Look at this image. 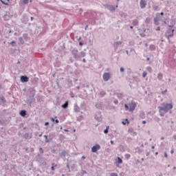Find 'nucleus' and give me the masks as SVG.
<instances>
[{
	"instance_id": "4d7b16f0",
	"label": "nucleus",
	"mask_w": 176,
	"mask_h": 176,
	"mask_svg": "<svg viewBox=\"0 0 176 176\" xmlns=\"http://www.w3.org/2000/svg\"><path fill=\"white\" fill-rule=\"evenodd\" d=\"M58 122H59L58 120H55V123H58Z\"/></svg>"
},
{
	"instance_id": "864d4df0",
	"label": "nucleus",
	"mask_w": 176,
	"mask_h": 176,
	"mask_svg": "<svg viewBox=\"0 0 176 176\" xmlns=\"http://www.w3.org/2000/svg\"><path fill=\"white\" fill-rule=\"evenodd\" d=\"M142 123H143V124H146V121L143 120V121H142Z\"/></svg>"
},
{
	"instance_id": "ddd939ff",
	"label": "nucleus",
	"mask_w": 176,
	"mask_h": 176,
	"mask_svg": "<svg viewBox=\"0 0 176 176\" xmlns=\"http://www.w3.org/2000/svg\"><path fill=\"white\" fill-rule=\"evenodd\" d=\"M74 111H76V113L80 112V107L78 106L77 104H74Z\"/></svg>"
},
{
	"instance_id": "e433bc0d",
	"label": "nucleus",
	"mask_w": 176,
	"mask_h": 176,
	"mask_svg": "<svg viewBox=\"0 0 176 176\" xmlns=\"http://www.w3.org/2000/svg\"><path fill=\"white\" fill-rule=\"evenodd\" d=\"M81 174L82 175H85V174H87V172H86V170H82Z\"/></svg>"
},
{
	"instance_id": "6e6552de",
	"label": "nucleus",
	"mask_w": 176,
	"mask_h": 176,
	"mask_svg": "<svg viewBox=\"0 0 176 176\" xmlns=\"http://www.w3.org/2000/svg\"><path fill=\"white\" fill-rule=\"evenodd\" d=\"M135 107H137V104H135V102H131L129 104V112H133L134 109H135Z\"/></svg>"
},
{
	"instance_id": "412c9836",
	"label": "nucleus",
	"mask_w": 176,
	"mask_h": 176,
	"mask_svg": "<svg viewBox=\"0 0 176 176\" xmlns=\"http://www.w3.org/2000/svg\"><path fill=\"white\" fill-rule=\"evenodd\" d=\"M85 56H86V52H81L79 54V58H80L81 57H85Z\"/></svg>"
},
{
	"instance_id": "f704fd0d",
	"label": "nucleus",
	"mask_w": 176,
	"mask_h": 176,
	"mask_svg": "<svg viewBox=\"0 0 176 176\" xmlns=\"http://www.w3.org/2000/svg\"><path fill=\"white\" fill-rule=\"evenodd\" d=\"M131 155H130V154H126L125 155V157L126 159H129V157H131Z\"/></svg>"
},
{
	"instance_id": "dca6fc26",
	"label": "nucleus",
	"mask_w": 176,
	"mask_h": 176,
	"mask_svg": "<svg viewBox=\"0 0 176 176\" xmlns=\"http://www.w3.org/2000/svg\"><path fill=\"white\" fill-rule=\"evenodd\" d=\"M19 114L21 115V116H23L24 118V116H25V115H27V111L22 110L20 111Z\"/></svg>"
},
{
	"instance_id": "680f3d73",
	"label": "nucleus",
	"mask_w": 176,
	"mask_h": 176,
	"mask_svg": "<svg viewBox=\"0 0 176 176\" xmlns=\"http://www.w3.org/2000/svg\"><path fill=\"white\" fill-rule=\"evenodd\" d=\"M76 89H78V90H79V89H80V87L78 86V87H76Z\"/></svg>"
},
{
	"instance_id": "a211bd4d",
	"label": "nucleus",
	"mask_w": 176,
	"mask_h": 176,
	"mask_svg": "<svg viewBox=\"0 0 176 176\" xmlns=\"http://www.w3.org/2000/svg\"><path fill=\"white\" fill-rule=\"evenodd\" d=\"M66 155H67V151H63L59 153V155L60 156V157H65Z\"/></svg>"
},
{
	"instance_id": "de8ad7c7",
	"label": "nucleus",
	"mask_w": 176,
	"mask_h": 176,
	"mask_svg": "<svg viewBox=\"0 0 176 176\" xmlns=\"http://www.w3.org/2000/svg\"><path fill=\"white\" fill-rule=\"evenodd\" d=\"M155 30H157V31H160V27H157V28L155 29Z\"/></svg>"
},
{
	"instance_id": "a19ab883",
	"label": "nucleus",
	"mask_w": 176,
	"mask_h": 176,
	"mask_svg": "<svg viewBox=\"0 0 176 176\" xmlns=\"http://www.w3.org/2000/svg\"><path fill=\"white\" fill-rule=\"evenodd\" d=\"M110 176H118V174L115 173H113L111 174Z\"/></svg>"
},
{
	"instance_id": "ea45409f",
	"label": "nucleus",
	"mask_w": 176,
	"mask_h": 176,
	"mask_svg": "<svg viewBox=\"0 0 176 176\" xmlns=\"http://www.w3.org/2000/svg\"><path fill=\"white\" fill-rule=\"evenodd\" d=\"M113 102H114V104H119V101H118V100H116V99L114 100Z\"/></svg>"
},
{
	"instance_id": "1a4fd4ad",
	"label": "nucleus",
	"mask_w": 176,
	"mask_h": 176,
	"mask_svg": "<svg viewBox=\"0 0 176 176\" xmlns=\"http://www.w3.org/2000/svg\"><path fill=\"white\" fill-rule=\"evenodd\" d=\"M105 8L106 9H108V10H110L111 12H115L116 9L115 6H113V5H106Z\"/></svg>"
},
{
	"instance_id": "6e6d98bb",
	"label": "nucleus",
	"mask_w": 176,
	"mask_h": 176,
	"mask_svg": "<svg viewBox=\"0 0 176 176\" xmlns=\"http://www.w3.org/2000/svg\"><path fill=\"white\" fill-rule=\"evenodd\" d=\"M173 138H174V140H175V141H176V135H173Z\"/></svg>"
},
{
	"instance_id": "39448f33",
	"label": "nucleus",
	"mask_w": 176,
	"mask_h": 176,
	"mask_svg": "<svg viewBox=\"0 0 176 176\" xmlns=\"http://www.w3.org/2000/svg\"><path fill=\"white\" fill-rule=\"evenodd\" d=\"M72 54L74 56V58L78 60L79 58V51L77 49H74L72 50Z\"/></svg>"
},
{
	"instance_id": "774afa93",
	"label": "nucleus",
	"mask_w": 176,
	"mask_h": 176,
	"mask_svg": "<svg viewBox=\"0 0 176 176\" xmlns=\"http://www.w3.org/2000/svg\"><path fill=\"white\" fill-rule=\"evenodd\" d=\"M126 54H129V51L126 50Z\"/></svg>"
},
{
	"instance_id": "cd10ccee",
	"label": "nucleus",
	"mask_w": 176,
	"mask_h": 176,
	"mask_svg": "<svg viewBox=\"0 0 176 176\" xmlns=\"http://www.w3.org/2000/svg\"><path fill=\"white\" fill-rule=\"evenodd\" d=\"M108 130H109V126H107L106 129L104 130V134H108Z\"/></svg>"
},
{
	"instance_id": "72a5a7b5",
	"label": "nucleus",
	"mask_w": 176,
	"mask_h": 176,
	"mask_svg": "<svg viewBox=\"0 0 176 176\" xmlns=\"http://www.w3.org/2000/svg\"><path fill=\"white\" fill-rule=\"evenodd\" d=\"M166 93H167V89H166L164 91H162L161 92V94H163V95L166 94Z\"/></svg>"
},
{
	"instance_id": "9b49d317",
	"label": "nucleus",
	"mask_w": 176,
	"mask_h": 176,
	"mask_svg": "<svg viewBox=\"0 0 176 176\" xmlns=\"http://www.w3.org/2000/svg\"><path fill=\"white\" fill-rule=\"evenodd\" d=\"M29 80H30V78H28V77L27 76H21V81L22 82V83H25V82H28Z\"/></svg>"
},
{
	"instance_id": "393cba45",
	"label": "nucleus",
	"mask_w": 176,
	"mask_h": 176,
	"mask_svg": "<svg viewBox=\"0 0 176 176\" xmlns=\"http://www.w3.org/2000/svg\"><path fill=\"white\" fill-rule=\"evenodd\" d=\"M118 164H122L123 163V160L120 157H118Z\"/></svg>"
},
{
	"instance_id": "c03bdc74",
	"label": "nucleus",
	"mask_w": 176,
	"mask_h": 176,
	"mask_svg": "<svg viewBox=\"0 0 176 176\" xmlns=\"http://www.w3.org/2000/svg\"><path fill=\"white\" fill-rule=\"evenodd\" d=\"M23 3H25V5L28 3V0H23Z\"/></svg>"
},
{
	"instance_id": "5701e85b",
	"label": "nucleus",
	"mask_w": 176,
	"mask_h": 176,
	"mask_svg": "<svg viewBox=\"0 0 176 176\" xmlns=\"http://www.w3.org/2000/svg\"><path fill=\"white\" fill-rule=\"evenodd\" d=\"M116 96H117L118 98H123V94H122V93H118V94H116Z\"/></svg>"
},
{
	"instance_id": "20e7f679",
	"label": "nucleus",
	"mask_w": 176,
	"mask_h": 176,
	"mask_svg": "<svg viewBox=\"0 0 176 176\" xmlns=\"http://www.w3.org/2000/svg\"><path fill=\"white\" fill-rule=\"evenodd\" d=\"M112 78V74L110 72H105L103 74L102 78L104 82H108Z\"/></svg>"
},
{
	"instance_id": "b1692460",
	"label": "nucleus",
	"mask_w": 176,
	"mask_h": 176,
	"mask_svg": "<svg viewBox=\"0 0 176 176\" xmlns=\"http://www.w3.org/2000/svg\"><path fill=\"white\" fill-rule=\"evenodd\" d=\"M19 41L21 45H24V39H23V37H19Z\"/></svg>"
},
{
	"instance_id": "c756f323",
	"label": "nucleus",
	"mask_w": 176,
	"mask_h": 176,
	"mask_svg": "<svg viewBox=\"0 0 176 176\" xmlns=\"http://www.w3.org/2000/svg\"><path fill=\"white\" fill-rule=\"evenodd\" d=\"M44 138H45V142L47 144L49 143V140L47 139V135H45Z\"/></svg>"
},
{
	"instance_id": "4c0bfd02",
	"label": "nucleus",
	"mask_w": 176,
	"mask_h": 176,
	"mask_svg": "<svg viewBox=\"0 0 176 176\" xmlns=\"http://www.w3.org/2000/svg\"><path fill=\"white\" fill-rule=\"evenodd\" d=\"M120 72H124V67H120Z\"/></svg>"
},
{
	"instance_id": "603ef678",
	"label": "nucleus",
	"mask_w": 176,
	"mask_h": 176,
	"mask_svg": "<svg viewBox=\"0 0 176 176\" xmlns=\"http://www.w3.org/2000/svg\"><path fill=\"white\" fill-rule=\"evenodd\" d=\"M164 157H168L167 153H164Z\"/></svg>"
},
{
	"instance_id": "49530a36",
	"label": "nucleus",
	"mask_w": 176,
	"mask_h": 176,
	"mask_svg": "<svg viewBox=\"0 0 176 176\" xmlns=\"http://www.w3.org/2000/svg\"><path fill=\"white\" fill-rule=\"evenodd\" d=\"M79 45H80V46H83V43H82V41H80Z\"/></svg>"
},
{
	"instance_id": "a18cd8bd",
	"label": "nucleus",
	"mask_w": 176,
	"mask_h": 176,
	"mask_svg": "<svg viewBox=\"0 0 176 176\" xmlns=\"http://www.w3.org/2000/svg\"><path fill=\"white\" fill-rule=\"evenodd\" d=\"M160 116H164V113H163L162 111L160 112Z\"/></svg>"
},
{
	"instance_id": "c85d7f7f",
	"label": "nucleus",
	"mask_w": 176,
	"mask_h": 176,
	"mask_svg": "<svg viewBox=\"0 0 176 176\" xmlns=\"http://www.w3.org/2000/svg\"><path fill=\"white\" fill-rule=\"evenodd\" d=\"M146 69H147V71H148L150 72V74L152 72V67L148 66V67H147Z\"/></svg>"
},
{
	"instance_id": "0eeeda50",
	"label": "nucleus",
	"mask_w": 176,
	"mask_h": 176,
	"mask_svg": "<svg viewBox=\"0 0 176 176\" xmlns=\"http://www.w3.org/2000/svg\"><path fill=\"white\" fill-rule=\"evenodd\" d=\"M95 119L98 122H102V116L101 115V112H97L95 115Z\"/></svg>"
},
{
	"instance_id": "09e8293b",
	"label": "nucleus",
	"mask_w": 176,
	"mask_h": 176,
	"mask_svg": "<svg viewBox=\"0 0 176 176\" xmlns=\"http://www.w3.org/2000/svg\"><path fill=\"white\" fill-rule=\"evenodd\" d=\"M160 16H164V12L160 13Z\"/></svg>"
},
{
	"instance_id": "9d476101",
	"label": "nucleus",
	"mask_w": 176,
	"mask_h": 176,
	"mask_svg": "<svg viewBox=\"0 0 176 176\" xmlns=\"http://www.w3.org/2000/svg\"><path fill=\"white\" fill-rule=\"evenodd\" d=\"M100 148V144H96L92 147L91 152H93L94 153H96V152H97V151H98Z\"/></svg>"
},
{
	"instance_id": "2eb2a0df",
	"label": "nucleus",
	"mask_w": 176,
	"mask_h": 176,
	"mask_svg": "<svg viewBox=\"0 0 176 176\" xmlns=\"http://www.w3.org/2000/svg\"><path fill=\"white\" fill-rule=\"evenodd\" d=\"M122 45V41H117L114 43V47L118 49V46H120Z\"/></svg>"
},
{
	"instance_id": "f257e3e1",
	"label": "nucleus",
	"mask_w": 176,
	"mask_h": 176,
	"mask_svg": "<svg viewBox=\"0 0 176 176\" xmlns=\"http://www.w3.org/2000/svg\"><path fill=\"white\" fill-rule=\"evenodd\" d=\"M159 112H164L167 113L170 109H173V104L168 103H163L160 107H158Z\"/></svg>"
},
{
	"instance_id": "5fc2aeb1",
	"label": "nucleus",
	"mask_w": 176,
	"mask_h": 176,
	"mask_svg": "<svg viewBox=\"0 0 176 176\" xmlns=\"http://www.w3.org/2000/svg\"><path fill=\"white\" fill-rule=\"evenodd\" d=\"M170 153H171V155H173V153H174V150H171Z\"/></svg>"
},
{
	"instance_id": "f3484780",
	"label": "nucleus",
	"mask_w": 176,
	"mask_h": 176,
	"mask_svg": "<svg viewBox=\"0 0 176 176\" xmlns=\"http://www.w3.org/2000/svg\"><path fill=\"white\" fill-rule=\"evenodd\" d=\"M149 50H151V52L156 50V46H155V45L153 44H151L149 47Z\"/></svg>"
},
{
	"instance_id": "a878e982",
	"label": "nucleus",
	"mask_w": 176,
	"mask_h": 176,
	"mask_svg": "<svg viewBox=\"0 0 176 176\" xmlns=\"http://www.w3.org/2000/svg\"><path fill=\"white\" fill-rule=\"evenodd\" d=\"M141 119H145V113H141L140 114Z\"/></svg>"
},
{
	"instance_id": "6ab92c4d",
	"label": "nucleus",
	"mask_w": 176,
	"mask_h": 176,
	"mask_svg": "<svg viewBox=\"0 0 176 176\" xmlns=\"http://www.w3.org/2000/svg\"><path fill=\"white\" fill-rule=\"evenodd\" d=\"M62 108H63V109H67V108H68V101H66L65 104L62 105Z\"/></svg>"
},
{
	"instance_id": "3c124183",
	"label": "nucleus",
	"mask_w": 176,
	"mask_h": 176,
	"mask_svg": "<svg viewBox=\"0 0 176 176\" xmlns=\"http://www.w3.org/2000/svg\"><path fill=\"white\" fill-rule=\"evenodd\" d=\"M129 133H133V129H130L129 130Z\"/></svg>"
},
{
	"instance_id": "69168bd1",
	"label": "nucleus",
	"mask_w": 176,
	"mask_h": 176,
	"mask_svg": "<svg viewBox=\"0 0 176 176\" xmlns=\"http://www.w3.org/2000/svg\"><path fill=\"white\" fill-rule=\"evenodd\" d=\"M38 137H42V133L39 134Z\"/></svg>"
},
{
	"instance_id": "f03ea898",
	"label": "nucleus",
	"mask_w": 176,
	"mask_h": 176,
	"mask_svg": "<svg viewBox=\"0 0 176 176\" xmlns=\"http://www.w3.org/2000/svg\"><path fill=\"white\" fill-rule=\"evenodd\" d=\"M35 90L33 89H29V96H28V102L27 104L31 105L35 101Z\"/></svg>"
},
{
	"instance_id": "423d86ee",
	"label": "nucleus",
	"mask_w": 176,
	"mask_h": 176,
	"mask_svg": "<svg viewBox=\"0 0 176 176\" xmlns=\"http://www.w3.org/2000/svg\"><path fill=\"white\" fill-rule=\"evenodd\" d=\"M160 20H162V16H160V13H157L156 17L154 18V21H155V25H159V21H160Z\"/></svg>"
},
{
	"instance_id": "4468645a",
	"label": "nucleus",
	"mask_w": 176,
	"mask_h": 176,
	"mask_svg": "<svg viewBox=\"0 0 176 176\" xmlns=\"http://www.w3.org/2000/svg\"><path fill=\"white\" fill-rule=\"evenodd\" d=\"M95 107L97 108V109H101L102 108V103L98 102L95 105Z\"/></svg>"
},
{
	"instance_id": "bf43d9fd",
	"label": "nucleus",
	"mask_w": 176,
	"mask_h": 176,
	"mask_svg": "<svg viewBox=\"0 0 176 176\" xmlns=\"http://www.w3.org/2000/svg\"><path fill=\"white\" fill-rule=\"evenodd\" d=\"M67 168L68 169H69V164L67 165Z\"/></svg>"
},
{
	"instance_id": "4be33fe9",
	"label": "nucleus",
	"mask_w": 176,
	"mask_h": 176,
	"mask_svg": "<svg viewBox=\"0 0 176 176\" xmlns=\"http://www.w3.org/2000/svg\"><path fill=\"white\" fill-rule=\"evenodd\" d=\"M133 25H138V20L134 19L132 22Z\"/></svg>"
},
{
	"instance_id": "37998d69",
	"label": "nucleus",
	"mask_w": 176,
	"mask_h": 176,
	"mask_svg": "<svg viewBox=\"0 0 176 176\" xmlns=\"http://www.w3.org/2000/svg\"><path fill=\"white\" fill-rule=\"evenodd\" d=\"M51 170H52V171H54V164H52V166L51 167Z\"/></svg>"
},
{
	"instance_id": "473e14b6",
	"label": "nucleus",
	"mask_w": 176,
	"mask_h": 176,
	"mask_svg": "<svg viewBox=\"0 0 176 176\" xmlns=\"http://www.w3.org/2000/svg\"><path fill=\"white\" fill-rule=\"evenodd\" d=\"M146 75H148V74L146 73V72H144L143 74H142V76L144 78H146Z\"/></svg>"
},
{
	"instance_id": "c9c22d12",
	"label": "nucleus",
	"mask_w": 176,
	"mask_h": 176,
	"mask_svg": "<svg viewBox=\"0 0 176 176\" xmlns=\"http://www.w3.org/2000/svg\"><path fill=\"white\" fill-rule=\"evenodd\" d=\"M150 21H151L149 20V18H146V24H149Z\"/></svg>"
},
{
	"instance_id": "e2e57ef3",
	"label": "nucleus",
	"mask_w": 176,
	"mask_h": 176,
	"mask_svg": "<svg viewBox=\"0 0 176 176\" xmlns=\"http://www.w3.org/2000/svg\"><path fill=\"white\" fill-rule=\"evenodd\" d=\"M159 176H163V174L162 173H160Z\"/></svg>"
},
{
	"instance_id": "8fccbe9b",
	"label": "nucleus",
	"mask_w": 176,
	"mask_h": 176,
	"mask_svg": "<svg viewBox=\"0 0 176 176\" xmlns=\"http://www.w3.org/2000/svg\"><path fill=\"white\" fill-rule=\"evenodd\" d=\"M45 126H49V122H46L45 123Z\"/></svg>"
},
{
	"instance_id": "aec40b11",
	"label": "nucleus",
	"mask_w": 176,
	"mask_h": 176,
	"mask_svg": "<svg viewBox=\"0 0 176 176\" xmlns=\"http://www.w3.org/2000/svg\"><path fill=\"white\" fill-rule=\"evenodd\" d=\"M157 79L159 80H162V79H163V74L159 73L158 75H157Z\"/></svg>"
},
{
	"instance_id": "338daca9",
	"label": "nucleus",
	"mask_w": 176,
	"mask_h": 176,
	"mask_svg": "<svg viewBox=\"0 0 176 176\" xmlns=\"http://www.w3.org/2000/svg\"><path fill=\"white\" fill-rule=\"evenodd\" d=\"M161 140H164V137H161Z\"/></svg>"
},
{
	"instance_id": "13d9d810",
	"label": "nucleus",
	"mask_w": 176,
	"mask_h": 176,
	"mask_svg": "<svg viewBox=\"0 0 176 176\" xmlns=\"http://www.w3.org/2000/svg\"><path fill=\"white\" fill-rule=\"evenodd\" d=\"M111 145H113V140H111Z\"/></svg>"
},
{
	"instance_id": "bb28decb",
	"label": "nucleus",
	"mask_w": 176,
	"mask_h": 176,
	"mask_svg": "<svg viewBox=\"0 0 176 176\" xmlns=\"http://www.w3.org/2000/svg\"><path fill=\"white\" fill-rule=\"evenodd\" d=\"M23 137H24V138H25V140H28V138H30V134L29 133H25Z\"/></svg>"
},
{
	"instance_id": "58836bf2",
	"label": "nucleus",
	"mask_w": 176,
	"mask_h": 176,
	"mask_svg": "<svg viewBox=\"0 0 176 176\" xmlns=\"http://www.w3.org/2000/svg\"><path fill=\"white\" fill-rule=\"evenodd\" d=\"M100 96H102V97H104L105 96V92L104 91L100 92Z\"/></svg>"
},
{
	"instance_id": "7c9ffc66",
	"label": "nucleus",
	"mask_w": 176,
	"mask_h": 176,
	"mask_svg": "<svg viewBox=\"0 0 176 176\" xmlns=\"http://www.w3.org/2000/svg\"><path fill=\"white\" fill-rule=\"evenodd\" d=\"M1 3H3V5H6V6H9V4L8 3H5V1H3V0H0Z\"/></svg>"
},
{
	"instance_id": "79ce46f5",
	"label": "nucleus",
	"mask_w": 176,
	"mask_h": 176,
	"mask_svg": "<svg viewBox=\"0 0 176 176\" xmlns=\"http://www.w3.org/2000/svg\"><path fill=\"white\" fill-rule=\"evenodd\" d=\"M39 151H40V153H43V148H40Z\"/></svg>"
},
{
	"instance_id": "052dcab7",
	"label": "nucleus",
	"mask_w": 176,
	"mask_h": 176,
	"mask_svg": "<svg viewBox=\"0 0 176 176\" xmlns=\"http://www.w3.org/2000/svg\"><path fill=\"white\" fill-rule=\"evenodd\" d=\"M14 43H16V42H14V41L11 42V45H13Z\"/></svg>"
},
{
	"instance_id": "7ed1b4c3",
	"label": "nucleus",
	"mask_w": 176,
	"mask_h": 176,
	"mask_svg": "<svg viewBox=\"0 0 176 176\" xmlns=\"http://www.w3.org/2000/svg\"><path fill=\"white\" fill-rule=\"evenodd\" d=\"M174 29H168L165 33V36L167 38L168 40H170V38L174 36Z\"/></svg>"
},
{
	"instance_id": "0e129e2a",
	"label": "nucleus",
	"mask_w": 176,
	"mask_h": 176,
	"mask_svg": "<svg viewBox=\"0 0 176 176\" xmlns=\"http://www.w3.org/2000/svg\"><path fill=\"white\" fill-rule=\"evenodd\" d=\"M80 39H82V37H79L78 41H80Z\"/></svg>"
},
{
	"instance_id": "2f4dec72",
	"label": "nucleus",
	"mask_w": 176,
	"mask_h": 176,
	"mask_svg": "<svg viewBox=\"0 0 176 176\" xmlns=\"http://www.w3.org/2000/svg\"><path fill=\"white\" fill-rule=\"evenodd\" d=\"M124 107H125L126 111H129V109L130 110V108L129 107V105H127V104H125Z\"/></svg>"
},
{
	"instance_id": "f8f14e48",
	"label": "nucleus",
	"mask_w": 176,
	"mask_h": 176,
	"mask_svg": "<svg viewBox=\"0 0 176 176\" xmlns=\"http://www.w3.org/2000/svg\"><path fill=\"white\" fill-rule=\"evenodd\" d=\"M146 6V2L144 1V0L140 1V8L141 9H144V8Z\"/></svg>"
}]
</instances>
